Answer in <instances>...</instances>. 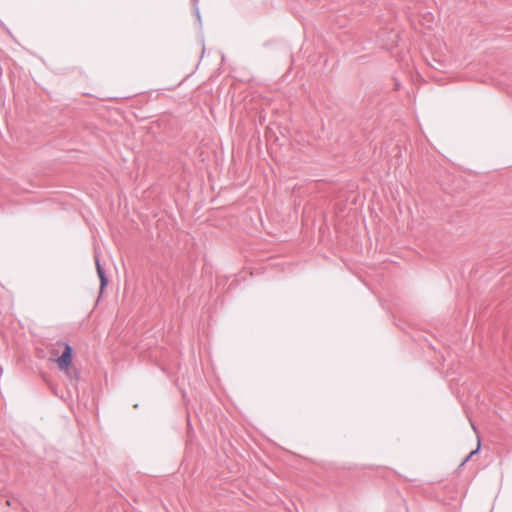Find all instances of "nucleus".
<instances>
[{"mask_svg": "<svg viewBox=\"0 0 512 512\" xmlns=\"http://www.w3.org/2000/svg\"><path fill=\"white\" fill-rule=\"evenodd\" d=\"M72 353L71 346L66 343H58L51 352L52 360L68 376L72 374Z\"/></svg>", "mask_w": 512, "mask_h": 512, "instance_id": "obj_1", "label": "nucleus"}, {"mask_svg": "<svg viewBox=\"0 0 512 512\" xmlns=\"http://www.w3.org/2000/svg\"><path fill=\"white\" fill-rule=\"evenodd\" d=\"M95 264H96L97 274H98V276L100 278V283H101L100 289H101V292H102L103 289L105 288L106 284H107V279L105 277L104 271L102 270L100 262H99L98 259H96Z\"/></svg>", "mask_w": 512, "mask_h": 512, "instance_id": "obj_2", "label": "nucleus"}, {"mask_svg": "<svg viewBox=\"0 0 512 512\" xmlns=\"http://www.w3.org/2000/svg\"><path fill=\"white\" fill-rule=\"evenodd\" d=\"M479 448H480V442L478 441V445H477L476 450L471 451V453H470V454L465 458V460L462 462V464H461V465H464V464L469 460V458H470L472 455H474L475 453H477V452H478V450H479Z\"/></svg>", "mask_w": 512, "mask_h": 512, "instance_id": "obj_3", "label": "nucleus"}]
</instances>
